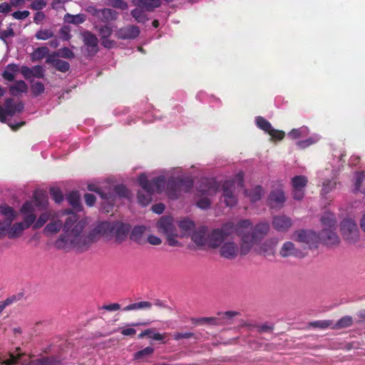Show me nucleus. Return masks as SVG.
Listing matches in <instances>:
<instances>
[{"label": "nucleus", "instance_id": "1", "mask_svg": "<svg viewBox=\"0 0 365 365\" xmlns=\"http://www.w3.org/2000/svg\"><path fill=\"white\" fill-rule=\"evenodd\" d=\"M269 230L267 222H259L253 227L250 220H242L236 225L233 222H227L210 232H207L206 226H201L192 235V240L197 246L219 248L222 257L233 259L239 255H247Z\"/></svg>", "mask_w": 365, "mask_h": 365}, {"label": "nucleus", "instance_id": "2", "mask_svg": "<svg viewBox=\"0 0 365 365\" xmlns=\"http://www.w3.org/2000/svg\"><path fill=\"white\" fill-rule=\"evenodd\" d=\"M86 226V221L80 220L76 214L69 215L64 225L65 235L56 240L55 247L65 251L75 249L82 252L101 237H112L113 222H99L88 234L84 232Z\"/></svg>", "mask_w": 365, "mask_h": 365}, {"label": "nucleus", "instance_id": "3", "mask_svg": "<svg viewBox=\"0 0 365 365\" xmlns=\"http://www.w3.org/2000/svg\"><path fill=\"white\" fill-rule=\"evenodd\" d=\"M46 205V197L43 195L36 194L31 200L26 201L20 209L24 219L22 222L14 224L13 221L3 222L0 227V239L7 237L14 240L21 237L24 230L29 228L36 220V208L44 209Z\"/></svg>", "mask_w": 365, "mask_h": 365}, {"label": "nucleus", "instance_id": "4", "mask_svg": "<svg viewBox=\"0 0 365 365\" xmlns=\"http://www.w3.org/2000/svg\"><path fill=\"white\" fill-rule=\"evenodd\" d=\"M322 230L319 235L312 230H300L293 234V239L302 243L314 245L318 240H322L327 245L337 244L339 241L335 230L336 220L335 215L330 212H325L321 217Z\"/></svg>", "mask_w": 365, "mask_h": 365}, {"label": "nucleus", "instance_id": "5", "mask_svg": "<svg viewBox=\"0 0 365 365\" xmlns=\"http://www.w3.org/2000/svg\"><path fill=\"white\" fill-rule=\"evenodd\" d=\"M138 182L142 190L138 192V201L140 205L146 206L152 201L154 193L163 192L165 185V178L160 175L149 181L146 175L142 173L138 177Z\"/></svg>", "mask_w": 365, "mask_h": 365}, {"label": "nucleus", "instance_id": "6", "mask_svg": "<svg viewBox=\"0 0 365 365\" xmlns=\"http://www.w3.org/2000/svg\"><path fill=\"white\" fill-rule=\"evenodd\" d=\"M218 190L217 182L214 180H206L200 186L198 199L196 205L200 209H207L211 203V197L215 195Z\"/></svg>", "mask_w": 365, "mask_h": 365}, {"label": "nucleus", "instance_id": "7", "mask_svg": "<svg viewBox=\"0 0 365 365\" xmlns=\"http://www.w3.org/2000/svg\"><path fill=\"white\" fill-rule=\"evenodd\" d=\"M71 214L75 213L69 210H61L53 212V217L51 218L50 222H48L44 227V234L46 235L56 234L62 228L63 230H64L66 220L68 216ZM64 235L65 231H63V234L61 235L59 237Z\"/></svg>", "mask_w": 365, "mask_h": 365}, {"label": "nucleus", "instance_id": "8", "mask_svg": "<svg viewBox=\"0 0 365 365\" xmlns=\"http://www.w3.org/2000/svg\"><path fill=\"white\" fill-rule=\"evenodd\" d=\"M88 189L97 192L102 199L105 200L110 205L115 201L117 196L126 198H129L130 196V191L123 185H116L113 191H111L110 188L106 191L101 187H94L93 185H89Z\"/></svg>", "mask_w": 365, "mask_h": 365}, {"label": "nucleus", "instance_id": "9", "mask_svg": "<svg viewBox=\"0 0 365 365\" xmlns=\"http://www.w3.org/2000/svg\"><path fill=\"white\" fill-rule=\"evenodd\" d=\"M193 181L191 178L187 177L185 179L178 177L176 180L170 178L168 180L166 194L170 199H177L180 195L181 189L184 188L187 191L192 187Z\"/></svg>", "mask_w": 365, "mask_h": 365}, {"label": "nucleus", "instance_id": "10", "mask_svg": "<svg viewBox=\"0 0 365 365\" xmlns=\"http://www.w3.org/2000/svg\"><path fill=\"white\" fill-rule=\"evenodd\" d=\"M86 11L98 21L105 24L116 20L118 16L115 10L108 8L98 9L96 6H90Z\"/></svg>", "mask_w": 365, "mask_h": 365}, {"label": "nucleus", "instance_id": "11", "mask_svg": "<svg viewBox=\"0 0 365 365\" xmlns=\"http://www.w3.org/2000/svg\"><path fill=\"white\" fill-rule=\"evenodd\" d=\"M341 231L344 238L350 242H354L359 238L357 224L351 219H345L341 222Z\"/></svg>", "mask_w": 365, "mask_h": 365}, {"label": "nucleus", "instance_id": "12", "mask_svg": "<svg viewBox=\"0 0 365 365\" xmlns=\"http://www.w3.org/2000/svg\"><path fill=\"white\" fill-rule=\"evenodd\" d=\"M36 194L43 195L46 197V199H48L47 195L43 192H36L34 194V195H35ZM34 197V196H33V197ZM47 205H48V200H47ZM53 212H56V211L48 210V205H46V208L44 209H40L38 207H36V220L31 225L33 230H38L41 228L48 220H51V218L53 217Z\"/></svg>", "mask_w": 365, "mask_h": 365}, {"label": "nucleus", "instance_id": "13", "mask_svg": "<svg viewBox=\"0 0 365 365\" xmlns=\"http://www.w3.org/2000/svg\"><path fill=\"white\" fill-rule=\"evenodd\" d=\"M24 108L22 102L14 103L12 98H6L4 103V108L0 106V121L5 123L7 116H13L16 113H19Z\"/></svg>", "mask_w": 365, "mask_h": 365}, {"label": "nucleus", "instance_id": "14", "mask_svg": "<svg viewBox=\"0 0 365 365\" xmlns=\"http://www.w3.org/2000/svg\"><path fill=\"white\" fill-rule=\"evenodd\" d=\"M224 202L228 207H232L237 203V197L235 195V186L234 181H225L222 186Z\"/></svg>", "mask_w": 365, "mask_h": 365}, {"label": "nucleus", "instance_id": "15", "mask_svg": "<svg viewBox=\"0 0 365 365\" xmlns=\"http://www.w3.org/2000/svg\"><path fill=\"white\" fill-rule=\"evenodd\" d=\"M158 232L163 233L165 236L172 235L178 231L174 225L173 218L170 216H163L156 224Z\"/></svg>", "mask_w": 365, "mask_h": 365}, {"label": "nucleus", "instance_id": "16", "mask_svg": "<svg viewBox=\"0 0 365 365\" xmlns=\"http://www.w3.org/2000/svg\"><path fill=\"white\" fill-rule=\"evenodd\" d=\"M255 123L257 128L269 134L270 137H285L284 131L273 128L271 123L262 116H257Z\"/></svg>", "mask_w": 365, "mask_h": 365}, {"label": "nucleus", "instance_id": "17", "mask_svg": "<svg viewBox=\"0 0 365 365\" xmlns=\"http://www.w3.org/2000/svg\"><path fill=\"white\" fill-rule=\"evenodd\" d=\"M237 314V312L233 311L225 312L222 314H219L220 316V318L216 317H202V318H193L192 319V322L195 325H200L203 324H210L217 325L220 324V322L221 319H229L232 318Z\"/></svg>", "mask_w": 365, "mask_h": 365}, {"label": "nucleus", "instance_id": "18", "mask_svg": "<svg viewBox=\"0 0 365 365\" xmlns=\"http://www.w3.org/2000/svg\"><path fill=\"white\" fill-rule=\"evenodd\" d=\"M140 29L135 25L123 26L115 31V36L121 40H131L136 38L140 34Z\"/></svg>", "mask_w": 365, "mask_h": 365}, {"label": "nucleus", "instance_id": "19", "mask_svg": "<svg viewBox=\"0 0 365 365\" xmlns=\"http://www.w3.org/2000/svg\"><path fill=\"white\" fill-rule=\"evenodd\" d=\"M307 178L303 175L295 176L292 180L293 197L295 200H300L304 197V187L307 183Z\"/></svg>", "mask_w": 365, "mask_h": 365}, {"label": "nucleus", "instance_id": "20", "mask_svg": "<svg viewBox=\"0 0 365 365\" xmlns=\"http://www.w3.org/2000/svg\"><path fill=\"white\" fill-rule=\"evenodd\" d=\"M83 41L87 48L90 55L94 56L98 51V39L96 36L89 31H85L82 33Z\"/></svg>", "mask_w": 365, "mask_h": 365}, {"label": "nucleus", "instance_id": "21", "mask_svg": "<svg viewBox=\"0 0 365 365\" xmlns=\"http://www.w3.org/2000/svg\"><path fill=\"white\" fill-rule=\"evenodd\" d=\"M112 237H115L118 242H123L128 236L130 227L128 224L115 222H113Z\"/></svg>", "mask_w": 365, "mask_h": 365}, {"label": "nucleus", "instance_id": "22", "mask_svg": "<svg viewBox=\"0 0 365 365\" xmlns=\"http://www.w3.org/2000/svg\"><path fill=\"white\" fill-rule=\"evenodd\" d=\"M178 233L180 235V238H183L187 236L192 235L194 232H195L199 228H197L195 231L192 232L194 230V228L195 227V222L185 217L182 219L178 222Z\"/></svg>", "mask_w": 365, "mask_h": 365}, {"label": "nucleus", "instance_id": "23", "mask_svg": "<svg viewBox=\"0 0 365 365\" xmlns=\"http://www.w3.org/2000/svg\"><path fill=\"white\" fill-rule=\"evenodd\" d=\"M292 225V219L286 215L274 216L272 219V226L278 232H287Z\"/></svg>", "mask_w": 365, "mask_h": 365}, {"label": "nucleus", "instance_id": "24", "mask_svg": "<svg viewBox=\"0 0 365 365\" xmlns=\"http://www.w3.org/2000/svg\"><path fill=\"white\" fill-rule=\"evenodd\" d=\"M279 255L282 257H301L303 255L301 250L299 248H297L292 242L290 241L285 242L282 245L279 250Z\"/></svg>", "mask_w": 365, "mask_h": 365}, {"label": "nucleus", "instance_id": "25", "mask_svg": "<svg viewBox=\"0 0 365 365\" xmlns=\"http://www.w3.org/2000/svg\"><path fill=\"white\" fill-rule=\"evenodd\" d=\"M56 52L48 55L46 59V63L51 64L57 71L66 73L70 69V64L68 62L61 60L56 58Z\"/></svg>", "mask_w": 365, "mask_h": 365}, {"label": "nucleus", "instance_id": "26", "mask_svg": "<svg viewBox=\"0 0 365 365\" xmlns=\"http://www.w3.org/2000/svg\"><path fill=\"white\" fill-rule=\"evenodd\" d=\"M284 201V194L281 189L274 190L269 194V203L272 208L281 207L283 205Z\"/></svg>", "mask_w": 365, "mask_h": 365}, {"label": "nucleus", "instance_id": "27", "mask_svg": "<svg viewBox=\"0 0 365 365\" xmlns=\"http://www.w3.org/2000/svg\"><path fill=\"white\" fill-rule=\"evenodd\" d=\"M28 356L25 354L18 353L16 354H12L9 358L0 362V365H26Z\"/></svg>", "mask_w": 365, "mask_h": 365}, {"label": "nucleus", "instance_id": "28", "mask_svg": "<svg viewBox=\"0 0 365 365\" xmlns=\"http://www.w3.org/2000/svg\"><path fill=\"white\" fill-rule=\"evenodd\" d=\"M0 214L5 218L4 222L14 221L18 217V212L6 204L0 205Z\"/></svg>", "mask_w": 365, "mask_h": 365}, {"label": "nucleus", "instance_id": "29", "mask_svg": "<svg viewBox=\"0 0 365 365\" xmlns=\"http://www.w3.org/2000/svg\"><path fill=\"white\" fill-rule=\"evenodd\" d=\"M134 4L138 7L145 9L148 11H153L161 6L160 0H133Z\"/></svg>", "mask_w": 365, "mask_h": 365}, {"label": "nucleus", "instance_id": "30", "mask_svg": "<svg viewBox=\"0 0 365 365\" xmlns=\"http://www.w3.org/2000/svg\"><path fill=\"white\" fill-rule=\"evenodd\" d=\"M19 72V66L16 63L8 64L5 70L3 71L1 76L2 78L9 82L14 80L15 76Z\"/></svg>", "mask_w": 365, "mask_h": 365}, {"label": "nucleus", "instance_id": "31", "mask_svg": "<svg viewBox=\"0 0 365 365\" xmlns=\"http://www.w3.org/2000/svg\"><path fill=\"white\" fill-rule=\"evenodd\" d=\"M365 180V173L364 171L357 172L355 174L354 179V187L353 191L354 192H361L365 195V186L362 185V182Z\"/></svg>", "mask_w": 365, "mask_h": 365}, {"label": "nucleus", "instance_id": "32", "mask_svg": "<svg viewBox=\"0 0 365 365\" xmlns=\"http://www.w3.org/2000/svg\"><path fill=\"white\" fill-rule=\"evenodd\" d=\"M28 91V86L25 81L19 80L16 81L14 85L9 87V93L13 96H16L19 93H26Z\"/></svg>", "mask_w": 365, "mask_h": 365}, {"label": "nucleus", "instance_id": "33", "mask_svg": "<svg viewBox=\"0 0 365 365\" xmlns=\"http://www.w3.org/2000/svg\"><path fill=\"white\" fill-rule=\"evenodd\" d=\"M68 204L76 210H81V196L78 192L72 191L66 197Z\"/></svg>", "mask_w": 365, "mask_h": 365}, {"label": "nucleus", "instance_id": "34", "mask_svg": "<svg viewBox=\"0 0 365 365\" xmlns=\"http://www.w3.org/2000/svg\"><path fill=\"white\" fill-rule=\"evenodd\" d=\"M63 19L68 24L78 25L86 21V16L84 14H78L76 15L66 14Z\"/></svg>", "mask_w": 365, "mask_h": 365}, {"label": "nucleus", "instance_id": "35", "mask_svg": "<svg viewBox=\"0 0 365 365\" xmlns=\"http://www.w3.org/2000/svg\"><path fill=\"white\" fill-rule=\"evenodd\" d=\"M152 307V304L149 302L141 301L128 304L123 308V311H132L138 309H150Z\"/></svg>", "mask_w": 365, "mask_h": 365}, {"label": "nucleus", "instance_id": "36", "mask_svg": "<svg viewBox=\"0 0 365 365\" xmlns=\"http://www.w3.org/2000/svg\"><path fill=\"white\" fill-rule=\"evenodd\" d=\"M276 244L277 241L274 239L265 241L260 247V253L264 255L273 254Z\"/></svg>", "mask_w": 365, "mask_h": 365}, {"label": "nucleus", "instance_id": "37", "mask_svg": "<svg viewBox=\"0 0 365 365\" xmlns=\"http://www.w3.org/2000/svg\"><path fill=\"white\" fill-rule=\"evenodd\" d=\"M49 49L46 46L38 47L31 53L32 61L41 60L48 56Z\"/></svg>", "mask_w": 365, "mask_h": 365}, {"label": "nucleus", "instance_id": "38", "mask_svg": "<svg viewBox=\"0 0 365 365\" xmlns=\"http://www.w3.org/2000/svg\"><path fill=\"white\" fill-rule=\"evenodd\" d=\"M145 227L143 225L135 227L131 231L130 239L133 241L140 243L141 242L142 236L145 232Z\"/></svg>", "mask_w": 365, "mask_h": 365}, {"label": "nucleus", "instance_id": "39", "mask_svg": "<svg viewBox=\"0 0 365 365\" xmlns=\"http://www.w3.org/2000/svg\"><path fill=\"white\" fill-rule=\"evenodd\" d=\"M353 323V319L349 316H345L338 320L335 324H334L332 329H342L350 327Z\"/></svg>", "mask_w": 365, "mask_h": 365}, {"label": "nucleus", "instance_id": "40", "mask_svg": "<svg viewBox=\"0 0 365 365\" xmlns=\"http://www.w3.org/2000/svg\"><path fill=\"white\" fill-rule=\"evenodd\" d=\"M130 14L138 23L144 24L148 19L145 12L143 10L138 8L133 9L131 11Z\"/></svg>", "mask_w": 365, "mask_h": 365}, {"label": "nucleus", "instance_id": "41", "mask_svg": "<svg viewBox=\"0 0 365 365\" xmlns=\"http://www.w3.org/2000/svg\"><path fill=\"white\" fill-rule=\"evenodd\" d=\"M31 365H58V362L53 358H41L36 360H32L30 362Z\"/></svg>", "mask_w": 365, "mask_h": 365}, {"label": "nucleus", "instance_id": "42", "mask_svg": "<svg viewBox=\"0 0 365 365\" xmlns=\"http://www.w3.org/2000/svg\"><path fill=\"white\" fill-rule=\"evenodd\" d=\"M54 36V33L51 29H41L38 31L36 34L35 37L38 40H48L49 38H51Z\"/></svg>", "mask_w": 365, "mask_h": 365}, {"label": "nucleus", "instance_id": "43", "mask_svg": "<svg viewBox=\"0 0 365 365\" xmlns=\"http://www.w3.org/2000/svg\"><path fill=\"white\" fill-rule=\"evenodd\" d=\"M96 29L99 33L101 39L109 38L113 33L112 28L106 24L101 26L96 27Z\"/></svg>", "mask_w": 365, "mask_h": 365}, {"label": "nucleus", "instance_id": "44", "mask_svg": "<svg viewBox=\"0 0 365 365\" xmlns=\"http://www.w3.org/2000/svg\"><path fill=\"white\" fill-rule=\"evenodd\" d=\"M31 91L34 96L37 97L45 91L44 85L39 81L34 82L31 85Z\"/></svg>", "mask_w": 365, "mask_h": 365}, {"label": "nucleus", "instance_id": "45", "mask_svg": "<svg viewBox=\"0 0 365 365\" xmlns=\"http://www.w3.org/2000/svg\"><path fill=\"white\" fill-rule=\"evenodd\" d=\"M263 194V190L260 186L255 187L248 194V196L252 202L259 200Z\"/></svg>", "mask_w": 365, "mask_h": 365}, {"label": "nucleus", "instance_id": "46", "mask_svg": "<svg viewBox=\"0 0 365 365\" xmlns=\"http://www.w3.org/2000/svg\"><path fill=\"white\" fill-rule=\"evenodd\" d=\"M336 182L334 181L333 178L331 180H325L322 182V194L325 195L329 193L336 187Z\"/></svg>", "mask_w": 365, "mask_h": 365}, {"label": "nucleus", "instance_id": "47", "mask_svg": "<svg viewBox=\"0 0 365 365\" xmlns=\"http://www.w3.org/2000/svg\"><path fill=\"white\" fill-rule=\"evenodd\" d=\"M309 134V130L306 126H302L297 129H292L289 135L291 137H304Z\"/></svg>", "mask_w": 365, "mask_h": 365}, {"label": "nucleus", "instance_id": "48", "mask_svg": "<svg viewBox=\"0 0 365 365\" xmlns=\"http://www.w3.org/2000/svg\"><path fill=\"white\" fill-rule=\"evenodd\" d=\"M107 4L120 10H125L128 9V4L123 0H106Z\"/></svg>", "mask_w": 365, "mask_h": 365}, {"label": "nucleus", "instance_id": "49", "mask_svg": "<svg viewBox=\"0 0 365 365\" xmlns=\"http://www.w3.org/2000/svg\"><path fill=\"white\" fill-rule=\"evenodd\" d=\"M154 352V349L151 346H147L145 349L138 351L135 353L134 359H140L144 358L145 356H150L153 354Z\"/></svg>", "mask_w": 365, "mask_h": 365}, {"label": "nucleus", "instance_id": "50", "mask_svg": "<svg viewBox=\"0 0 365 365\" xmlns=\"http://www.w3.org/2000/svg\"><path fill=\"white\" fill-rule=\"evenodd\" d=\"M56 56H60L61 58L71 59L74 58V53L68 47H63L56 52Z\"/></svg>", "mask_w": 365, "mask_h": 365}, {"label": "nucleus", "instance_id": "51", "mask_svg": "<svg viewBox=\"0 0 365 365\" xmlns=\"http://www.w3.org/2000/svg\"><path fill=\"white\" fill-rule=\"evenodd\" d=\"M51 198L57 203H60L63 200V195L58 188H52L50 190Z\"/></svg>", "mask_w": 365, "mask_h": 365}, {"label": "nucleus", "instance_id": "52", "mask_svg": "<svg viewBox=\"0 0 365 365\" xmlns=\"http://www.w3.org/2000/svg\"><path fill=\"white\" fill-rule=\"evenodd\" d=\"M317 141V138H304V139L298 140L297 142H296V144L299 148L304 149V148L309 147V145H311L312 144L316 143Z\"/></svg>", "mask_w": 365, "mask_h": 365}, {"label": "nucleus", "instance_id": "53", "mask_svg": "<svg viewBox=\"0 0 365 365\" xmlns=\"http://www.w3.org/2000/svg\"><path fill=\"white\" fill-rule=\"evenodd\" d=\"M32 77L43 78L45 76V70L43 66L37 65L32 67Z\"/></svg>", "mask_w": 365, "mask_h": 365}, {"label": "nucleus", "instance_id": "54", "mask_svg": "<svg viewBox=\"0 0 365 365\" xmlns=\"http://www.w3.org/2000/svg\"><path fill=\"white\" fill-rule=\"evenodd\" d=\"M169 245L170 246H180V242H178L177 238H180V235L178 233V231L174 232L172 235L166 236Z\"/></svg>", "mask_w": 365, "mask_h": 365}, {"label": "nucleus", "instance_id": "55", "mask_svg": "<svg viewBox=\"0 0 365 365\" xmlns=\"http://www.w3.org/2000/svg\"><path fill=\"white\" fill-rule=\"evenodd\" d=\"M46 6V1L44 0H36L33 1L31 5L30 8L35 11H38L43 9Z\"/></svg>", "mask_w": 365, "mask_h": 365}, {"label": "nucleus", "instance_id": "56", "mask_svg": "<svg viewBox=\"0 0 365 365\" xmlns=\"http://www.w3.org/2000/svg\"><path fill=\"white\" fill-rule=\"evenodd\" d=\"M19 72H21L22 76L27 80L32 77V68H29L26 66H22L21 68L19 67Z\"/></svg>", "mask_w": 365, "mask_h": 365}, {"label": "nucleus", "instance_id": "57", "mask_svg": "<svg viewBox=\"0 0 365 365\" xmlns=\"http://www.w3.org/2000/svg\"><path fill=\"white\" fill-rule=\"evenodd\" d=\"M70 31L71 30L68 26H63L61 28L59 34L64 41H68L71 38Z\"/></svg>", "mask_w": 365, "mask_h": 365}, {"label": "nucleus", "instance_id": "58", "mask_svg": "<svg viewBox=\"0 0 365 365\" xmlns=\"http://www.w3.org/2000/svg\"><path fill=\"white\" fill-rule=\"evenodd\" d=\"M15 34L12 28L9 27L6 30L0 32V39L6 41V39L9 37L14 36Z\"/></svg>", "mask_w": 365, "mask_h": 365}, {"label": "nucleus", "instance_id": "59", "mask_svg": "<svg viewBox=\"0 0 365 365\" xmlns=\"http://www.w3.org/2000/svg\"><path fill=\"white\" fill-rule=\"evenodd\" d=\"M313 325L317 327L320 328H327V327H331L334 325V323L331 320H321V321H317L313 323Z\"/></svg>", "mask_w": 365, "mask_h": 365}, {"label": "nucleus", "instance_id": "60", "mask_svg": "<svg viewBox=\"0 0 365 365\" xmlns=\"http://www.w3.org/2000/svg\"><path fill=\"white\" fill-rule=\"evenodd\" d=\"M29 14H30L29 11L27 10H25L23 11H14L13 13L12 16L16 19H24L26 17H28L29 16Z\"/></svg>", "mask_w": 365, "mask_h": 365}, {"label": "nucleus", "instance_id": "61", "mask_svg": "<svg viewBox=\"0 0 365 365\" xmlns=\"http://www.w3.org/2000/svg\"><path fill=\"white\" fill-rule=\"evenodd\" d=\"M193 336V333L192 332H176L173 334V338L175 340H180L181 339H189Z\"/></svg>", "mask_w": 365, "mask_h": 365}, {"label": "nucleus", "instance_id": "62", "mask_svg": "<svg viewBox=\"0 0 365 365\" xmlns=\"http://www.w3.org/2000/svg\"><path fill=\"white\" fill-rule=\"evenodd\" d=\"M84 200H85L86 205L89 207H91L95 204L96 197L93 194L86 193L84 195Z\"/></svg>", "mask_w": 365, "mask_h": 365}, {"label": "nucleus", "instance_id": "63", "mask_svg": "<svg viewBox=\"0 0 365 365\" xmlns=\"http://www.w3.org/2000/svg\"><path fill=\"white\" fill-rule=\"evenodd\" d=\"M101 40V44L106 48H112L116 44L115 41L109 39V38H105Z\"/></svg>", "mask_w": 365, "mask_h": 365}, {"label": "nucleus", "instance_id": "64", "mask_svg": "<svg viewBox=\"0 0 365 365\" xmlns=\"http://www.w3.org/2000/svg\"><path fill=\"white\" fill-rule=\"evenodd\" d=\"M148 242L153 245H159L162 242L160 237L153 235L148 236Z\"/></svg>", "mask_w": 365, "mask_h": 365}]
</instances>
